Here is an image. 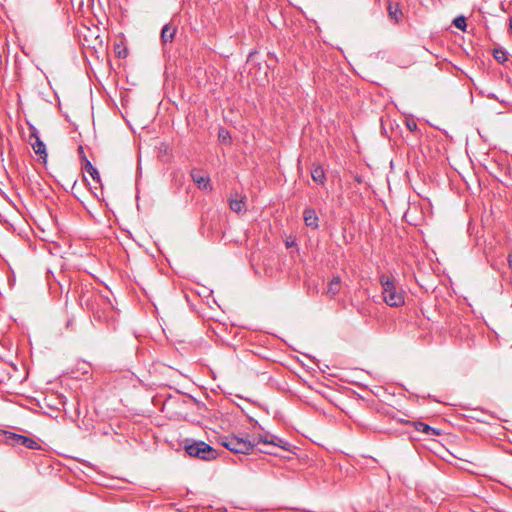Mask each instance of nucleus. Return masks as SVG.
Returning a JSON list of instances; mask_svg holds the SVG:
<instances>
[{"label": "nucleus", "mask_w": 512, "mask_h": 512, "mask_svg": "<svg viewBox=\"0 0 512 512\" xmlns=\"http://www.w3.org/2000/svg\"><path fill=\"white\" fill-rule=\"evenodd\" d=\"M78 301L82 308L92 313L95 320L108 325L114 323L117 312L109 297L88 288H81Z\"/></svg>", "instance_id": "obj_1"}, {"label": "nucleus", "mask_w": 512, "mask_h": 512, "mask_svg": "<svg viewBox=\"0 0 512 512\" xmlns=\"http://www.w3.org/2000/svg\"><path fill=\"white\" fill-rule=\"evenodd\" d=\"M383 301L390 307H400L405 303V292L393 276L381 275Z\"/></svg>", "instance_id": "obj_2"}, {"label": "nucleus", "mask_w": 512, "mask_h": 512, "mask_svg": "<svg viewBox=\"0 0 512 512\" xmlns=\"http://www.w3.org/2000/svg\"><path fill=\"white\" fill-rule=\"evenodd\" d=\"M184 449L189 456L205 461L214 460L218 456L217 451L204 441H192L189 443L186 440Z\"/></svg>", "instance_id": "obj_3"}, {"label": "nucleus", "mask_w": 512, "mask_h": 512, "mask_svg": "<svg viewBox=\"0 0 512 512\" xmlns=\"http://www.w3.org/2000/svg\"><path fill=\"white\" fill-rule=\"evenodd\" d=\"M222 445L231 452L249 454L256 444L246 438L231 435L222 439Z\"/></svg>", "instance_id": "obj_4"}, {"label": "nucleus", "mask_w": 512, "mask_h": 512, "mask_svg": "<svg viewBox=\"0 0 512 512\" xmlns=\"http://www.w3.org/2000/svg\"><path fill=\"white\" fill-rule=\"evenodd\" d=\"M6 443L12 446H24L29 449H40V445L32 438L10 431L4 432Z\"/></svg>", "instance_id": "obj_5"}, {"label": "nucleus", "mask_w": 512, "mask_h": 512, "mask_svg": "<svg viewBox=\"0 0 512 512\" xmlns=\"http://www.w3.org/2000/svg\"><path fill=\"white\" fill-rule=\"evenodd\" d=\"M29 137H30V144H31L34 152L40 157V159L43 160V162H46V159H47L46 145L40 139L38 130L34 126L30 127Z\"/></svg>", "instance_id": "obj_6"}, {"label": "nucleus", "mask_w": 512, "mask_h": 512, "mask_svg": "<svg viewBox=\"0 0 512 512\" xmlns=\"http://www.w3.org/2000/svg\"><path fill=\"white\" fill-rule=\"evenodd\" d=\"M190 175L193 182L197 185L199 189L212 190L209 176L203 173L201 170L192 169Z\"/></svg>", "instance_id": "obj_7"}, {"label": "nucleus", "mask_w": 512, "mask_h": 512, "mask_svg": "<svg viewBox=\"0 0 512 512\" xmlns=\"http://www.w3.org/2000/svg\"><path fill=\"white\" fill-rule=\"evenodd\" d=\"M303 219L308 228L316 230L319 227V218L314 208H305L303 211Z\"/></svg>", "instance_id": "obj_8"}, {"label": "nucleus", "mask_w": 512, "mask_h": 512, "mask_svg": "<svg viewBox=\"0 0 512 512\" xmlns=\"http://www.w3.org/2000/svg\"><path fill=\"white\" fill-rule=\"evenodd\" d=\"M406 425H412L416 431L427 434V435H440V431L430 425L421 421H407Z\"/></svg>", "instance_id": "obj_9"}, {"label": "nucleus", "mask_w": 512, "mask_h": 512, "mask_svg": "<svg viewBox=\"0 0 512 512\" xmlns=\"http://www.w3.org/2000/svg\"><path fill=\"white\" fill-rule=\"evenodd\" d=\"M341 284V278L339 276H334L330 281L328 288L325 291V294L330 298H334L336 295L339 294L341 290Z\"/></svg>", "instance_id": "obj_10"}, {"label": "nucleus", "mask_w": 512, "mask_h": 512, "mask_svg": "<svg viewBox=\"0 0 512 512\" xmlns=\"http://www.w3.org/2000/svg\"><path fill=\"white\" fill-rule=\"evenodd\" d=\"M311 178L314 182L321 185L325 184L326 175L321 165H313L311 169Z\"/></svg>", "instance_id": "obj_11"}, {"label": "nucleus", "mask_w": 512, "mask_h": 512, "mask_svg": "<svg viewBox=\"0 0 512 512\" xmlns=\"http://www.w3.org/2000/svg\"><path fill=\"white\" fill-rule=\"evenodd\" d=\"M176 30V27H173L170 24H165L161 31V41L164 44L171 42L175 36Z\"/></svg>", "instance_id": "obj_12"}, {"label": "nucleus", "mask_w": 512, "mask_h": 512, "mask_svg": "<svg viewBox=\"0 0 512 512\" xmlns=\"http://www.w3.org/2000/svg\"><path fill=\"white\" fill-rule=\"evenodd\" d=\"M229 206L230 209L236 213L246 211V204L244 202V199L242 197L238 198V195H236L235 198L230 199Z\"/></svg>", "instance_id": "obj_13"}, {"label": "nucleus", "mask_w": 512, "mask_h": 512, "mask_svg": "<svg viewBox=\"0 0 512 512\" xmlns=\"http://www.w3.org/2000/svg\"><path fill=\"white\" fill-rule=\"evenodd\" d=\"M83 160L85 161L84 169L89 173V175L93 178L95 181H100V174L98 170L91 164V162L83 156Z\"/></svg>", "instance_id": "obj_14"}, {"label": "nucleus", "mask_w": 512, "mask_h": 512, "mask_svg": "<svg viewBox=\"0 0 512 512\" xmlns=\"http://www.w3.org/2000/svg\"><path fill=\"white\" fill-rule=\"evenodd\" d=\"M257 443H263L265 445H270V446L272 444H276V442L274 441V435L269 434V433H266L264 435H259Z\"/></svg>", "instance_id": "obj_15"}, {"label": "nucleus", "mask_w": 512, "mask_h": 512, "mask_svg": "<svg viewBox=\"0 0 512 512\" xmlns=\"http://www.w3.org/2000/svg\"><path fill=\"white\" fill-rule=\"evenodd\" d=\"M274 441L276 442V444H272L271 446L279 447L286 451H288L291 446L288 441L283 440L282 438H279L275 435H274Z\"/></svg>", "instance_id": "obj_16"}, {"label": "nucleus", "mask_w": 512, "mask_h": 512, "mask_svg": "<svg viewBox=\"0 0 512 512\" xmlns=\"http://www.w3.org/2000/svg\"><path fill=\"white\" fill-rule=\"evenodd\" d=\"M388 13L389 16L395 19L396 21H398V15L402 14L401 11L398 9V6H393L392 4L388 5Z\"/></svg>", "instance_id": "obj_17"}, {"label": "nucleus", "mask_w": 512, "mask_h": 512, "mask_svg": "<svg viewBox=\"0 0 512 512\" xmlns=\"http://www.w3.org/2000/svg\"><path fill=\"white\" fill-rule=\"evenodd\" d=\"M493 55H494V58L499 63H504L507 60L506 52L502 49H495Z\"/></svg>", "instance_id": "obj_18"}, {"label": "nucleus", "mask_w": 512, "mask_h": 512, "mask_svg": "<svg viewBox=\"0 0 512 512\" xmlns=\"http://www.w3.org/2000/svg\"><path fill=\"white\" fill-rule=\"evenodd\" d=\"M453 24L460 30H465L467 24H466V18L464 16H458L453 20Z\"/></svg>", "instance_id": "obj_19"}, {"label": "nucleus", "mask_w": 512, "mask_h": 512, "mask_svg": "<svg viewBox=\"0 0 512 512\" xmlns=\"http://www.w3.org/2000/svg\"><path fill=\"white\" fill-rule=\"evenodd\" d=\"M115 52L119 58H124L127 56V50L126 48L120 49V46L118 45L115 47Z\"/></svg>", "instance_id": "obj_20"}, {"label": "nucleus", "mask_w": 512, "mask_h": 512, "mask_svg": "<svg viewBox=\"0 0 512 512\" xmlns=\"http://www.w3.org/2000/svg\"><path fill=\"white\" fill-rule=\"evenodd\" d=\"M219 139H221L222 141H226L227 138H229V134H228V131L224 130V129H221L219 131Z\"/></svg>", "instance_id": "obj_21"}, {"label": "nucleus", "mask_w": 512, "mask_h": 512, "mask_svg": "<svg viewBox=\"0 0 512 512\" xmlns=\"http://www.w3.org/2000/svg\"><path fill=\"white\" fill-rule=\"evenodd\" d=\"M407 127H408V129H409L410 131H415V130H417V124H416L415 122H411V123L409 122V123H407Z\"/></svg>", "instance_id": "obj_22"}, {"label": "nucleus", "mask_w": 512, "mask_h": 512, "mask_svg": "<svg viewBox=\"0 0 512 512\" xmlns=\"http://www.w3.org/2000/svg\"><path fill=\"white\" fill-rule=\"evenodd\" d=\"M507 262L509 268L512 270V251L507 255Z\"/></svg>", "instance_id": "obj_23"}, {"label": "nucleus", "mask_w": 512, "mask_h": 512, "mask_svg": "<svg viewBox=\"0 0 512 512\" xmlns=\"http://www.w3.org/2000/svg\"><path fill=\"white\" fill-rule=\"evenodd\" d=\"M398 422L406 424L408 420H404V418L397 419Z\"/></svg>", "instance_id": "obj_24"}, {"label": "nucleus", "mask_w": 512, "mask_h": 512, "mask_svg": "<svg viewBox=\"0 0 512 512\" xmlns=\"http://www.w3.org/2000/svg\"><path fill=\"white\" fill-rule=\"evenodd\" d=\"M509 29H510V31L512 32V18L510 19Z\"/></svg>", "instance_id": "obj_25"}, {"label": "nucleus", "mask_w": 512, "mask_h": 512, "mask_svg": "<svg viewBox=\"0 0 512 512\" xmlns=\"http://www.w3.org/2000/svg\"><path fill=\"white\" fill-rule=\"evenodd\" d=\"M79 151H80V153H83V148H82V146H79Z\"/></svg>", "instance_id": "obj_26"}, {"label": "nucleus", "mask_w": 512, "mask_h": 512, "mask_svg": "<svg viewBox=\"0 0 512 512\" xmlns=\"http://www.w3.org/2000/svg\"><path fill=\"white\" fill-rule=\"evenodd\" d=\"M265 453H268V454H273V452L271 451H264Z\"/></svg>", "instance_id": "obj_27"}]
</instances>
